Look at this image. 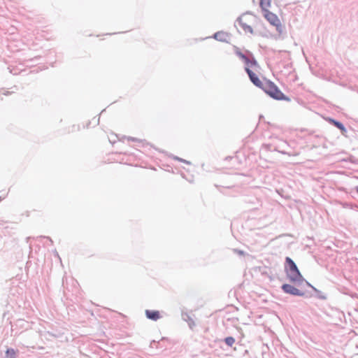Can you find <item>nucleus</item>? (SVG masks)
<instances>
[{"label": "nucleus", "instance_id": "obj_12", "mask_svg": "<svg viewBox=\"0 0 358 358\" xmlns=\"http://www.w3.org/2000/svg\"><path fill=\"white\" fill-rule=\"evenodd\" d=\"M271 0H260L259 5L262 10H267V8L271 6Z\"/></svg>", "mask_w": 358, "mask_h": 358}, {"label": "nucleus", "instance_id": "obj_8", "mask_svg": "<svg viewBox=\"0 0 358 358\" xmlns=\"http://www.w3.org/2000/svg\"><path fill=\"white\" fill-rule=\"evenodd\" d=\"M236 23L245 31V32H250L251 34L253 33V29L252 27L250 25H248L246 23L243 22L242 20V17H239L236 20Z\"/></svg>", "mask_w": 358, "mask_h": 358}, {"label": "nucleus", "instance_id": "obj_9", "mask_svg": "<svg viewBox=\"0 0 358 358\" xmlns=\"http://www.w3.org/2000/svg\"><path fill=\"white\" fill-rule=\"evenodd\" d=\"M182 318L183 320H185V322H187V324L191 329H192L194 328V327L195 326V322L191 315H189L187 313H182Z\"/></svg>", "mask_w": 358, "mask_h": 358}, {"label": "nucleus", "instance_id": "obj_14", "mask_svg": "<svg viewBox=\"0 0 358 358\" xmlns=\"http://www.w3.org/2000/svg\"><path fill=\"white\" fill-rule=\"evenodd\" d=\"M224 342L228 346L231 347L235 343V338L232 336H228L224 338Z\"/></svg>", "mask_w": 358, "mask_h": 358}, {"label": "nucleus", "instance_id": "obj_3", "mask_svg": "<svg viewBox=\"0 0 358 358\" xmlns=\"http://www.w3.org/2000/svg\"><path fill=\"white\" fill-rule=\"evenodd\" d=\"M234 52L245 63V67L253 68L258 65L257 62L250 52L247 50L245 53H243L238 47L235 46Z\"/></svg>", "mask_w": 358, "mask_h": 358}, {"label": "nucleus", "instance_id": "obj_15", "mask_svg": "<svg viewBox=\"0 0 358 358\" xmlns=\"http://www.w3.org/2000/svg\"><path fill=\"white\" fill-rule=\"evenodd\" d=\"M233 252L238 255H241V256H244L246 255V253L243 250L236 249V248L233 249Z\"/></svg>", "mask_w": 358, "mask_h": 358}, {"label": "nucleus", "instance_id": "obj_17", "mask_svg": "<svg viewBox=\"0 0 358 358\" xmlns=\"http://www.w3.org/2000/svg\"><path fill=\"white\" fill-rule=\"evenodd\" d=\"M127 139H128V141H140L138 138H136L134 137H128Z\"/></svg>", "mask_w": 358, "mask_h": 358}, {"label": "nucleus", "instance_id": "obj_10", "mask_svg": "<svg viewBox=\"0 0 358 358\" xmlns=\"http://www.w3.org/2000/svg\"><path fill=\"white\" fill-rule=\"evenodd\" d=\"M215 40L224 42L227 41V35L224 31H217L213 36Z\"/></svg>", "mask_w": 358, "mask_h": 358}, {"label": "nucleus", "instance_id": "obj_7", "mask_svg": "<svg viewBox=\"0 0 358 358\" xmlns=\"http://www.w3.org/2000/svg\"><path fill=\"white\" fill-rule=\"evenodd\" d=\"M145 315L148 319L153 321H157L160 318V313L158 310H146Z\"/></svg>", "mask_w": 358, "mask_h": 358}, {"label": "nucleus", "instance_id": "obj_5", "mask_svg": "<svg viewBox=\"0 0 358 358\" xmlns=\"http://www.w3.org/2000/svg\"><path fill=\"white\" fill-rule=\"evenodd\" d=\"M296 286L292 285L290 284H283L281 287L282 291L286 293L293 296H303L305 293L301 289L296 287Z\"/></svg>", "mask_w": 358, "mask_h": 358}, {"label": "nucleus", "instance_id": "obj_1", "mask_svg": "<svg viewBox=\"0 0 358 358\" xmlns=\"http://www.w3.org/2000/svg\"><path fill=\"white\" fill-rule=\"evenodd\" d=\"M285 263L286 275L290 282L293 283L296 286H301L305 284L307 286L310 287L314 291L318 292L315 287L311 285L303 278L298 269L296 264L290 257H286Z\"/></svg>", "mask_w": 358, "mask_h": 358}, {"label": "nucleus", "instance_id": "obj_19", "mask_svg": "<svg viewBox=\"0 0 358 358\" xmlns=\"http://www.w3.org/2000/svg\"><path fill=\"white\" fill-rule=\"evenodd\" d=\"M252 1H253V2H255V0H252Z\"/></svg>", "mask_w": 358, "mask_h": 358}, {"label": "nucleus", "instance_id": "obj_11", "mask_svg": "<svg viewBox=\"0 0 358 358\" xmlns=\"http://www.w3.org/2000/svg\"><path fill=\"white\" fill-rule=\"evenodd\" d=\"M329 122H331L335 127L339 129L343 134L347 131L345 126L341 122L334 119H329Z\"/></svg>", "mask_w": 358, "mask_h": 358}, {"label": "nucleus", "instance_id": "obj_18", "mask_svg": "<svg viewBox=\"0 0 358 358\" xmlns=\"http://www.w3.org/2000/svg\"><path fill=\"white\" fill-rule=\"evenodd\" d=\"M357 192L358 193V186L355 187Z\"/></svg>", "mask_w": 358, "mask_h": 358}, {"label": "nucleus", "instance_id": "obj_13", "mask_svg": "<svg viewBox=\"0 0 358 358\" xmlns=\"http://www.w3.org/2000/svg\"><path fill=\"white\" fill-rule=\"evenodd\" d=\"M6 357L7 358H16V351L13 348L7 349L6 352Z\"/></svg>", "mask_w": 358, "mask_h": 358}, {"label": "nucleus", "instance_id": "obj_4", "mask_svg": "<svg viewBox=\"0 0 358 358\" xmlns=\"http://www.w3.org/2000/svg\"><path fill=\"white\" fill-rule=\"evenodd\" d=\"M264 12L265 18L271 23V24L275 26L276 27V30L280 34L282 33L283 27L281 25L280 21L278 16L270 12L268 9L263 10Z\"/></svg>", "mask_w": 358, "mask_h": 358}, {"label": "nucleus", "instance_id": "obj_2", "mask_svg": "<svg viewBox=\"0 0 358 358\" xmlns=\"http://www.w3.org/2000/svg\"><path fill=\"white\" fill-rule=\"evenodd\" d=\"M267 94H268L271 97L277 99V100H288L284 94L278 88L276 85H275L273 83L270 81H266L264 86L262 88Z\"/></svg>", "mask_w": 358, "mask_h": 358}, {"label": "nucleus", "instance_id": "obj_6", "mask_svg": "<svg viewBox=\"0 0 358 358\" xmlns=\"http://www.w3.org/2000/svg\"><path fill=\"white\" fill-rule=\"evenodd\" d=\"M245 71L248 73L250 81L257 87L262 88L264 83L261 82L257 76L250 69V68L245 67Z\"/></svg>", "mask_w": 358, "mask_h": 358}, {"label": "nucleus", "instance_id": "obj_16", "mask_svg": "<svg viewBox=\"0 0 358 358\" xmlns=\"http://www.w3.org/2000/svg\"><path fill=\"white\" fill-rule=\"evenodd\" d=\"M174 159H176V160H178V161H180V162H184V163H185V164H190V162H188V161H187V160H185V159H182V158H180V157H174Z\"/></svg>", "mask_w": 358, "mask_h": 358}]
</instances>
